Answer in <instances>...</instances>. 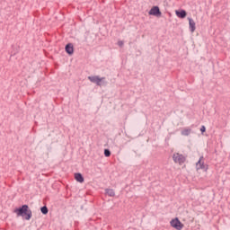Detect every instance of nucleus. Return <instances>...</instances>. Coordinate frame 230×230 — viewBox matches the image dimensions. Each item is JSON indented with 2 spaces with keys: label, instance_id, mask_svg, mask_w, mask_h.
I'll return each mask as SVG.
<instances>
[{
  "label": "nucleus",
  "instance_id": "nucleus-10",
  "mask_svg": "<svg viewBox=\"0 0 230 230\" xmlns=\"http://www.w3.org/2000/svg\"><path fill=\"white\" fill-rule=\"evenodd\" d=\"M75 179L77 182H80V183L84 182V176H82V173H80V172L75 173Z\"/></svg>",
  "mask_w": 230,
  "mask_h": 230
},
{
  "label": "nucleus",
  "instance_id": "nucleus-6",
  "mask_svg": "<svg viewBox=\"0 0 230 230\" xmlns=\"http://www.w3.org/2000/svg\"><path fill=\"white\" fill-rule=\"evenodd\" d=\"M88 78L90 81H92L93 84H96L97 85H102V82L105 80V78H100L99 76H89Z\"/></svg>",
  "mask_w": 230,
  "mask_h": 230
},
{
  "label": "nucleus",
  "instance_id": "nucleus-12",
  "mask_svg": "<svg viewBox=\"0 0 230 230\" xmlns=\"http://www.w3.org/2000/svg\"><path fill=\"white\" fill-rule=\"evenodd\" d=\"M106 195H109V197H114L116 193L114 192V190L112 189H106Z\"/></svg>",
  "mask_w": 230,
  "mask_h": 230
},
{
  "label": "nucleus",
  "instance_id": "nucleus-14",
  "mask_svg": "<svg viewBox=\"0 0 230 230\" xmlns=\"http://www.w3.org/2000/svg\"><path fill=\"white\" fill-rule=\"evenodd\" d=\"M104 155H105L106 157H111V151H110L109 149H105V150H104Z\"/></svg>",
  "mask_w": 230,
  "mask_h": 230
},
{
  "label": "nucleus",
  "instance_id": "nucleus-7",
  "mask_svg": "<svg viewBox=\"0 0 230 230\" xmlns=\"http://www.w3.org/2000/svg\"><path fill=\"white\" fill-rule=\"evenodd\" d=\"M66 51L68 55H73V53H75V49L73 47V44L71 43H68L66 46Z\"/></svg>",
  "mask_w": 230,
  "mask_h": 230
},
{
  "label": "nucleus",
  "instance_id": "nucleus-2",
  "mask_svg": "<svg viewBox=\"0 0 230 230\" xmlns=\"http://www.w3.org/2000/svg\"><path fill=\"white\" fill-rule=\"evenodd\" d=\"M170 226L172 229L182 230L184 229V224L179 220V217H174L170 221Z\"/></svg>",
  "mask_w": 230,
  "mask_h": 230
},
{
  "label": "nucleus",
  "instance_id": "nucleus-11",
  "mask_svg": "<svg viewBox=\"0 0 230 230\" xmlns=\"http://www.w3.org/2000/svg\"><path fill=\"white\" fill-rule=\"evenodd\" d=\"M191 134V128H183L181 130V136H190Z\"/></svg>",
  "mask_w": 230,
  "mask_h": 230
},
{
  "label": "nucleus",
  "instance_id": "nucleus-8",
  "mask_svg": "<svg viewBox=\"0 0 230 230\" xmlns=\"http://www.w3.org/2000/svg\"><path fill=\"white\" fill-rule=\"evenodd\" d=\"M175 13H176L177 17H179L180 19H184L187 15L186 11H184V10L175 11Z\"/></svg>",
  "mask_w": 230,
  "mask_h": 230
},
{
  "label": "nucleus",
  "instance_id": "nucleus-16",
  "mask_svg": "<svg viewBox=\"0 0 230 230\" xmlns=\"http://www.w3.org/2000/svg\"><path fill=\"white\" fill-rule=\"evenodd\" d=\"M123 44H124V42L121 41V40H119V41L118 42V46H119V48H123Z\"/></svg>",
  "mask_w": 230,
  "mask_h": 230
},
{
  "label": "nucleus",
  "instance_id": "nucleus-5",
  "mask_svg": "<svg viewBox=\"0 0 230 230\" xmlns=\"http://www.w3.org/2000/svg\"><path fill=\"white\" fill-rule=\"evenodd\" d=\"M149 15H155V17H161V10L159 9V6H154L149 11Z\"/></svg>",
  "mask_w": 230,
  "mask_h": 230
},
{
  "label": "nucleus",
  "instance_id": "nucleus-1",
  "mask_svg": "<svg viewBox=\"0 0 230 230\" xmlns=\"http://www.w3.org/2000/svg\"><path fill=\"white\" fill-rule=\"evenodd\" d=\"M13 213H15L17 217H24L25 220H30V218H31V210L29 209L28 205H23L19 208H15Z\"/></svg>",
  "mask_w": 230,
  "mask_h": 230
},
{
  "label": "nucleus",
  "instance_id": "nucleus-15",
  "mask_svg": "<svg viewBox=\"0 0 230 230\" xmlns=\"http://www.w3.org/2000/svg\"><path fill=\"white\" fill-rule=\"evenodd\" d=\"M200 132H201L202 134H204V132H206V127H205V126H202V127H201Z\"/></svg>",
  "mask_w": 230,
  "mask_h": 230
},
{
  "label": "nucleus",
  "instance_id": "nucleus-13",
  "mask_svg": "<svg viewBox=\"0 0 230 230\" xmlns=\"http://www.w3.org/2000/svg\"><path fill=\"white\" fill-rule=\"evenodd\" d=\"M40 211L43 215H48V207H42Z\"/></svg>",
  "mask_w": 230,
  "mask_h": 230
},
{
  "label": "nucleus",
  "instance_id": "nucleus-3",
  "mask_svg": "<svg viewBox=\"0 0 230 230\" xmlns=\"http://www.w3.org/2000/svg\"><path fill=\"white\" fill-rule=\"evenodd\" d=\"M196 170L199 172H200V170H201V172H208V164H206V163H204V157L203 156H201L199 158V160L197 162Z\"/></svg>",
  "mask_w": 230,
  "mask_h": 230
},
{
  "label": "nucleus",
  "instance_id": "nucleus-9",
  "mask_svg": "<svg viewBox=\"0 0 230 230\" xmlns=\"http://www.w3.org/2000/svg\"><path fill=\"white\" fill-rule=\"evenodd\" d=\"M189 26L191 33H193L196 30V27H195V21H193V19L191 18H189Z\"/></svg>",
  "mask_w": 230,
  "mask_h": 230
},
{
  "label": "nucleus",
  "instance_id": "nucleus-4",
  "mask_svg": "<svg viewBox=\"0 0 230 230\" xmlns=\"http://www.w3.org/2000/svg\"><path fill=\"white\" fill-rule=\"evenodd\" d=\"M172 159L174 163H178V164H183V163H186V156L180 153H174Z\"/></svg>",
  "mask_w": 230,
  "mask_h": 230
}]
</instances>
